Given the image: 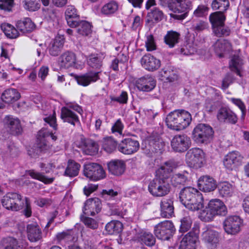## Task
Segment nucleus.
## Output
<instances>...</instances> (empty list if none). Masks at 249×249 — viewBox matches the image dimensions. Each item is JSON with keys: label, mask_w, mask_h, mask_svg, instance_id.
<instances>
[{"label": "nucleus", "mask_w": 249, "mask_h": 249, "mask_svg": "<svg viewBox=\"0 0 249 249\" xmlns=\"http://www.w3.org/2000/svg\"><path fill=\"white\" fill-rule=\"evenodd\" d=\"M181 203L192 211H197L204 207V199L201 193L192 187H186L179 193Z\"/></svg>", "instance_id": "obj_1"}, {"label": "nucleus", "mask_w": 249, "mask_h": 249, "mask_svg": "<svg viewBox=\"0 0 249 249\" xmlns=\"http://www.w3.org/2000/svg\"><path fill=\"white\" fill-rule=\"evenodd\" d=\"M191 120V115L188 112L175 110L167 116L166 123L168 128L178 131L187 127L190 124Z\"/></svg>", "instance_id": "obj_2"}, {"label": "nucleus", "mask_w": 249, "mask_h": 249, "mask_svg": "<svg viewBox=\"0 0 249 249\" xmlns=\"http://www.w3.org/2000/svg\"><path fill=\"white\" fill-rule=\"evenodd\" d=\"M227 213V208L224 203L219 199H212L208 203V206L200 214V218L204 221H210L217 215H225Z\"/></svg>", "instance_id": "obj_3"}, {"label": "nucleus", "mask_w": 249, "mask_h": 249, "mask_svg": "<svg viewBox=\"0 0 249 249\" xmlns=\"http://www.w3.org/2000/svg\"><path fill=\"white\" fill-rule=\"evenodd\" d=\"M213 131L209 125L200 124L197 125L193 131V139L198 144L208 143L212 140Z\"/></svg>", "instance_id": "obj_4"}, {"label": "nucleus", "mask_w": 249, "mask_h": 249, "mask_svg": "<svg viewBox=\"0 0 249 249\" xmlns=\"http://www.w3.org/2000/svg\"><path fill=\"white\" fill-rule=\"evenodd\" d=\"M169 180L161 178H155L149 184L148 190L155 197H162L168 195L171 191Z\"/></svg>", "instance_id": "obj_5"}, {"label": "nucleus", "mask_w": 249, "mask_h": 249, "mask_svg": "<svg viewBox=\"0 0 249 249\" xmlns=\"http://www.w3.org/2000/svg\"><path fill=\"white\" fill-rule=\"evenodd\" d=\"M72 110L81 114L83 112L82 108L79 105L69 103L67 104V106L61 108L60 117L64 122L68 123L75 126L76 123H80V121L77 115L72 111Z\"/></svg>", "instance_id": "obj_6"}, {"label": "nucleus", "mask_w": 249, "mask_h": 249, "mask_svg": "<svg viewBox=\"0 0 249 249\" xmlns=\"http://www.w3.org/2000/svg\"><path fill=\"white\" fill-rule=\"evenodd\" d=\"M186 160L189 167L196 169L200 168L205 161V153L199 148H192L187 152Z\"/></svg>", "instance_id": "obj_7"}, {"label": "nucleus", "mask_w": 249, "mask_h": 249, "mask_svg": "<svg viewBox=\"0 0 249 249\" xmlns=\"http://www.w3.org/2000/svg\"><path fill=\"white\" fill-rule=\"evenodd\" d=\"M1 203L6 209L14 211L20 210L24 206L22 196L14 192L6 194L1 200Z\"/></svg>", "instance_id": "obj_8"}, {"label": "nucleus", "mask_w": 249, "mask_h": 249, "mask_svg": "<svg viewBox=\"0 0 249 249\" xmlns=\"http://www.w3.org/2000/svg\"><path fill=\"white\" fill-rule=\"evenodd\" d=\"M155 234L162 240H167L175 231V228L171 221L165 220L159 223L155 227Z\"/></svg>", "instance_id": "obj_9"}, {"label": "nucleus", "mask_w": 249, "mask_h": 249, "mask_svg": "<svg viewBox=\"0 0 249 249\" xmlns=\"http://www.w3.org/2000/svg\"><path fill=\"white\" fill-rule=\"evenodd\" d=\"M84 175L89 179L97 181L106 177V173L103 168L98 164L90 163L86 164L84 169Z\"/></svg>", "instance_id": "obj_10"}, {"label": "nucleus", "mask_w": 249, "mask_h": 249, "mask_svg": "<svg viewBox=\"0 0 249 249\" xmlns=\"http://www.w3.org/2000/svg\"><path fill=\"white\" fill-rule=\"evenodd\" d=\"M201 237L202 240L210 249H215L219 245L218 232L208 226L202 229Z\"/></svg>", "instance_id": "obj_11"}, {"label": "nucleus", "mask_w": 249, "mask_h": 249, "mask_svg": "<svg viewBox=\"0 0 249 249\" xmlns=\"http://www.w3.org/2000/svg\"><path fill=\"white\" fill-rule=\"evenodd\" d=\"M199 228L195 225L193 231L187 233L180 241L179 249H196V243L198 241Z\"/></svg>", "instance_id": "obj_12"}, {"label": "nucleus", "mask_w": 249, "mask_h": 249, "mask_svg": "<svg viewBox=\"0 0 249 249\" xmlns=\"http://www.w3.org/2000/svg\"><path fill=\"white\" fill-rule=\"evenodd\" d=\"M191 144V141L186 134L176 135L171 141L172 149L176 152L183 153L187 151Z\"/></svg>", "instance_id": "obj_13"}, {"label": "nucleus", "mask_w": 249, "mask_h": 249, "mask_svg": "<svg viewBox=\"0 0 249 249\" xmlns=\"http://www.w3.org/2000/svg\"><path fill=\"white\" fill-rule=\"evenodd\" d=\"M174 12L181 14H171V17L176 19L183 20L188 16V13L192 9V3L189 0H176Z\"/></svg>", "instance_id": "obj_14"}, {"label": "nucleus", "mask_w": 249, "mask_h": 249, "mask_svg": "<svg viewBox=\"0 0 249 249\" xmlns=\"http://www.w3.org/2000/svg\"><path fill=\"white\" fill-rule=\"evenodd\" d=\"M178 162L174 160H169L160 166L156 171V178H161V179H166L169 180L170 174L173 170L176 168L178 165Z\"/></svg>", "instance_id": "obj_15"}, {"label": "nucleus", "mask_w": 249, "mask_h": 249, "mask_svg": "<svg viewBox=\"0 0 249 249\" xmlns=\"http://www.w3.org/2000/svg\"><path fill=\"white\" fill-rule=\"evenodd\" d=\"M4 124L7 131L12 135H18L22 133L20 122L18 118L7 116L4 119Z\"/></svg>", "instance_id": "obj_16"}, {"label": "nucleus", "mask_w": 249, "mask_h": 249, "mask_svg": "<svg viewBox=\"0 0 249 249\" xmlns=\"http://www.w3.org/2000/svg\"><path fill=\"white\" fill-rule=\"evenodd\" d=\"M139 148V142L131 138H127L123 140L118 147V150L120 152L127 155L136 152Z\"/></svg>", "instance_id": "obj_17"}, {"label": "nucleus", "mask_w": 249, "mask_h": 249, "mask_svg": "<svg viewBox=\"0 0 249 249\" xmlns=\"http://www.w3.org/2000/svg\"><path fill=\"white\" fill-rule=\"evenodd\" d=\"M241 220L238 216H231L227 217L224 222L223 225L225 231L230 234H235L240 230Z\"/></svg>", "instance_id": "obj_18"}, {"label": "nucleus", "mask_w": 249, "mask_h": 249, "mask_svg": "<svg viewBox=\"0 0 249 249\" xmlns=\"http://www.w3.org/2000/svg\"><path fill=\"white\" fill-rule=\"evenodd\" d=\"M102 208V203L98 198H93L88 199L85 203L83 209L84 214L94 216L99 213Z\"/></svg>", "instance_id": "obj_19"}, {"label": "nucleus", "mask_w": 249, "mask_h": 249, "mask_svg": "<svg viewBox=\"0 0 249 249\" xmlns=\"http://www.w3.org/2000/svg\"><path fill=\"white\" fill-rule=\"evenodd\" d=\"M243 159V156L239 152L232 151L225 156L223 163L227 169L232 170L241 165Z\"/></svg>", "instance_id": "obj_20"}, {"label": "nucleus", "mask_w": 249, "mask_h": 249, "mask_svg": "<svg viewBox=\"0 0 249 249\" xmlns=\"http://www.w3.org/2000/svg\"><path fill=\"white\" fill-rule=\"evenodd\" d=\"M216 55L219 58L225 57L232 50L231 43L225 39H218L213 45Z\"/></svg>", "instance_id": "obj_21"}, {"label": "nucleus", "mask_w": 249, "mask_h": 249, "mask_svg": "<svg viewBox=\"0 0 249 249\" xmlns=\"http://www.w3.org/2000/svg\"><path fill=\"white\" fill-rule=\"evenodd\" d=\"M217 118L220 122H228L232 124L237 121L236 115L229 108L221 107L217 111Z\"/></svg>", "instance_id": "obj_22"}, {"label": "nucleus", "mask_w": 249, "mask_h": 249, "mask_svg": "<svg viewBox=\"0 0 249 249\" xmlns=\"http://www.w3.org/2000/svg\"><path fill=\"white\" fill-rule=\"evenodd\" d=\"M198 187L199 190L203 192H210L216 188V181L209 176H204L199 178Z\"/></svg>", "instance_id": "obj_23"}, {"label": "nucleus", "mask_w": 249, "mask_h": 249, "mask_svg": "<svg viewBox=\"0 0 249 249\" xmlns=\"http://www.w3.org/2000/svg\"><path fill=\"white\" fill-rule=\"evenodd\" d=\"M148 145L146 146V151H149V156L153 153H161L164 147V143L160 139L157 137H150L148 140Z\"/></svg>", "instance_id": "obj_24"}, {"label": "nucleus", "mask_w": 249, "mask_h": 249, "mask_svg": "<svg viewBox=\"0 0 249 249\" xmlns=\"http://www.w3.org/2000/svg\"><path fill=\"white\" fill-rule=\"evenodd\" d=\"M156 86V81L151 76H144L139 79L136 87L140 90L149 92L152 90Z\"/></svg>", "instance_id": "obj_25"}, {"label": "nucleus", "mask_w": 249, "mask_h": 249, "mask_svg": "<svg viewBox=\"0 0 249 249\" xmlns=\"http://www.w3.org/2000/svg\"><path fill=\"white\" fill-rule=\"evenodd\" d=\"M142 65L146 70L154 71L160 66V61L150 54L144 55L141 60Z\"/></svg>", "instance_id": "obj_26"}, {"label": "nucleus", "mask_w": 249, "mask_h": 249, "mask_svg": "<svg viewBox=\"0 0 249 249\" xmlns=\"http://www.w3.org/2000/svg\"><path fill=\"white\" fill-rule=\"evenodd\" d=\"M160 215L165 218L171 217L174 214L173 200L171 198H163L160 203Z\"/></svg>", "instance_id": "obj_27"}, {"label": "nucleus", "mask_w": 249, "mask_h": 249, "mask_svg": "<svg viewBox=\"0 0 249 249\" xmlns=\"http://www.w3.org/2000/svg\"><path fill=\"white\" fill-rule=\"evenodd\" d=\"M100 71H89L81 76L76 77V81L79 85L87 86L91 82H95L99 79Z\"/></svg>", "instance_id": "obj_28"}, {"label": "nucleus", "mask_w": 249, "mask_h": 249, "mask_svg": "<svg viewBox=\"0 0 249 249\" xmlns=\"http://www.w3.org/2000/svg\"><path fill=\"white\" fill-rule=\"evenodd\" d=\"M108 171L115 176L122 175L125 169V164L124 161L119 160H112L107 163Z\"/></svg>", "instance_id": "obj_29"}, {"label": "nucleus", "mask_w": 249, "mask_h": 249, "mask_svg": "<svg viewBox=\"0 0 249 249\" xmlns=\"http://www.w3.org/2000/svg\"><path fill=\"white\" fill-rule=\"evenodd\" d=\"M27 232L28 239L32 242H37L42 237L41 230L36 223L27 225Z\"/></svg>", "instance_id": "obj_30"}, {"label": "nucleus", "mask_w": 249, "mask_h": 249, "mask_svg": "<svg viewBox=\"0 0 249 249\" xmlns=\"http://www.w3.org/2000/svg\"><path fill=\"white\" fill-rule=\"evenodd\" d=\"M17 28L23 33H30L35 29L36 25L29 18H25L18 20Z\"/></svg>", "instance_id": "obj_31"}, {"label": "nucleus", "mask_w": 249, "mask_h": 249, "mask_svg": "<svg viewBox=\"0 0 249 249\" xmlns=\"http://www.w3.org/2000/svg\"><path fill=\"white\" fill-rule=\"evenodd\" d=\"M66 19L67 23L71 27H75L78 23L77 19L79 16L77 10L73 6H68L65 12Z\"/></svg>", "instance_id": "obj_32"}, {"label": "nucleus", "mask_w": 249, "mask_h": 249, "mask_svg": "<svg viewBox=\"0 0 249 249\" xmlns=\"http://www.w3.org/2000/svg\"><path fill=\"white\" fill-rule=\"evenodd\" d=\"M20 97V93L15 89L5 90L1 95V98L3 102L7 104H12Z\"/></svg>", "instance_id": "obj_33"}, {"label": "nucleus", "mask_w": 249, "mask_h": 249, "mask_svg": "<svg viewBox=\"0 0 249 249\" xmlns=\"http://www.w3.org/2000/svg\"><path fill=\"white\" fill-rule=\"evenodd\" d=\"M82 149L85 154L93 155L98 152L99 147L98 144L94 141L87 139L83 142Z\"/></svg>", "instance_id": "obj_34"}, {"label": "nucleus", "mask_w": 249, "mask_h": 249, "mask_svg": "<svg viewBox=\"0 0 249 249\" xmlns=\"http://www.w3.org/2000/svg\"><path fill=\"white\" fill-rule=\"evenodd\" d=\"M209 19L212 24L213 31H214V29L216 28L224 25L226 17L223 12H216L210 15Z\"/></svg>", "instance_id": "obj_35"}, {"label": "nucleus", "mask_w": 249, "mask_h": 249, "mask_svg": "<svg viewBox=\"0 0 249 249\" xmlns=\"http://www.w3.org/2000/svg\"><path fill=\"white\" fill-rule=\"evenodd\" d=\"M60 59L61 66L68 69L74 65L76 56L74 53L68 52L63 53L60 56Z\"/></svg>", "instance_id": "obj_36"}, {"label": "nucleus", "mask_w": 249, "mask_h": 249, "mask_svg": "<svg viewBox=\"0 0 249 249\" xmlns=\"http://www.w3.org/2000/svg\"><path fill=\"white\" fill-rule=\"evenodd\" d=\"M80 167L79 163L72 160H69L64 175L71 178L76 177L78 175Z\"/></svg>", "instance_id": "obj_37"}, {"label": "nucleus", "mask_w": 249, "mask_h": 249, "mask_svg": "<svg viewBox=\"0 0 249 249\" xmlns=\"http://www.w3.org/2000/svg\"><path fill=\"white\" fill-rule=\"evenodd\" d=\"M243 65L242 59L238 55H234L232 56L230 62L229 68L231 71L241 77Z\"/></svg>", "instance_id": "obj_38"}, {"label": "nucleus", "mask_w": 249, "mask_h": 249, "mask_svg": "<svg viewBox=\"0 0 249 249\" xmlns=\"http://www.w3.org/2000/svg\"><path fill=\"white\" fill-rule=\"evenodd\" d=\"M180 34L175 31H168L164 37V42L170 48H173L178 43L180 38Z\"/></svg>", "instance_id": "obj_39"}, {"label": "nucleus", "mask_w": 249, "mask_h": 249, "mask_svg": "<svg viewBox=\"0 0 249 249\" xmlns=\"http://www.w3.org/2000/svg\"><path fill=\"white\" fill-rule=\"evenodd\" d=\"M104 57L101 54H92L87 60L88 64L93 69H99L103 64Z\"/></svg>", "instance_id": "obj_40"}, {"label": "nucleus", "mask_w": 249, "mask_h": 249, "mask_svg": "<svg viewBox=\"0 0 249 249\" xmlns=\"http://www.w3.org/2000/svg\"><path fill=\"white\" fill-rule=\"evenodd\" d=\"M163 13L159 8L154 7L147 14V22L157 23L162 19Z\"/></svg>", "instance_id": "obj_41"}, {"label": "nucleus", "mask_w": 249, "mask_h": 249, "mask_svg": "<svg viewBox=\"0 0 249 249\" xmlns=\"http://www.w3.org/2000/svg\"><path fill=\"white\" fill-rule=\"evenodd\" d=\"M64 41L60 37L56 38L50 44L49 48L50 54L52 56L58 55L63 46Z\"/></svg>", "instance_id": "obj_42"}, {"label": "nucleus", "mask_w": 249, "mask_h": 249, "mask_svg": "<svg viewBox=\"0 0 249 249\" xmlns=\"http://www.w3.org/2000/svg\"><path fill=\"white\" fill-rule=\"evenodd\" d=\"M0 27L6 36L10 38H16L19 36V33L18 30L14 26L9 23H2Z\"/></svg>", "instance_id": "obj_43"}, {"label": "nucleus", "mask_w": 249, "mask_h": 249, "mask_svg": "<svg viewBox=\"0 0 249 249\" xmlns=\"http://www.w3.org/2000/svg\"><path fill=\"white\" fill-rule=\"evenodd\" d=\"M139 241L149 247L155 245L156 239L153 235L148 231H142L139 237Z\"/></svg>", "instance_id": "obj_44"}, {"label": "nucleus", "mask_w": 249, "mask_h": 249, "mask_svg": "<svg viewBox=\"0 0 249 249\" xmlns=\"http://www.w3.org/2000/svg\"><path fill=\"white\" fill-rule=\"evenodd\" d=\"M3 249H23V245L13 237H8L3 240Z\"/></svg>", "instance_id": "obj_45"}, {"label": "nucleus", "mask_w": 249, "mask_h": 249, "mask_svg": "<svg viewBox=\"0 0 249 249\" xmlns=\"http://www.w3.org/2000/svg\"><path fill=\"white\" fill-rule=\"evenodd\" d=\"M123 225L118 221H112L106 226V230L109 234H118L122 230Z\"/></svg>", "instance_id": "obj_46"}, {"label": "nucleus", "mask_w": 249, "mask_h": 249, "mask_svg": "<svg viewBox=\"0 0 249 249\" xmlns=\"http://www.w3.org/2000/svg\"><path fill=\"white\" fill-rule=\"evenodd\" d=\"M118 9V3L111 1L105 4L101 8V12L102 14L106 16H110L114 14Z\"/></svg>", "instance_id": "obj_47"}, {"label": "nucleus", "mask_w": 249, "mask_h": 249, "mask_svg": "<svg viewBox=\"0 0 249 249\" xmlns=\"http://www.w3.org/2000/svg\"><path fill=\"white\" fill-rule=\"evenodd\" d=\"M186 171H184L182 173L176 174L172 178L171 182L174 186H178L180 185H184L188 180Z\"/></svg>", "instance_id": "obj_48"}, {"label": "nucleus", "mask_w": 249, "mask_h": 249, "mask_svg": "<svg viewBox=\"0 0 249 249\" xmlns=\"http://www.w3.org/2000/svg\"><path fill=\"white\" fill-rule=\"evenodd\" d=\"M218 188L219 195L222 197L230 196L233 192L232 185L228 182L220 183Z\"/></svg>", "instance_id": "obj_49"}, {"label": "nucleus", "mask_w": 249, "mask_h": 249, "mask_svg": "<svg viewBox=\"0 0 249 249\" xmlns=\"http://www.w3.org/2000/svg\"><path fill=\"white\" fill-rule=\"evenodd\" d=\"M117 142L111 137L105 138L103 140V149L107 153H111L116 148Z\"/></svg>", "instance_id": "obj_50"}, {"label": "nucleus", "mask_w": 249, "mask_h": 249, "mask_svg": "<svg viewBox=\"0 0 249 249\" xmlns=\"http://www.w3.org/2000/svg\"><path fill=\"white\" fill-rule=\"evenodd\" d=\"M77 32L83 36H88L91 32V26L90 23L86 21H78Z\"/></svg>", "instance_id": "obj_51"}, {"label": "nucleus", "mask_w": 249, "mask_h": 249, "mask_svg": "<svg viewBox=\"0 0 249 249\" xmlns=\"http://www.w3.org/2000/svg\"><path fill=\"white\" fill-rule=\"evenodd\" d=\"M27 173L33 178L38 180L45 184L51 183L53 180V178H48L41 173L36 172L34 170H29Z\"/></svg>", "instance_id": "obj_52"}, {"label": "nucleus", "mask_w": 249, "mask_h": 249, "mask_svg": "<svg viewBox=\"0 0 249 249\" xmlns=\"http://www.w3.org/2000/svg\"><path fill=\"white\" fill-rule=\"evenodd\" d=\"M229 6L228 0H213L212 3V8L213 10H219V12H221L227 10Z\"/></svg>", "instance_id": "obj_53"}, {"label": "nucleus", "mask_w": 249, "mask_h": 249, "mask_svg": "<svg viewBox=\"0 0 249 249\" xmlns=\"http://www.w3.org/2000/svg\"><path fill=\"white\" fill-rule=\"evenodd\" d=\"M22 2L24 8L30 11H36L40 7V3L35 0H23Z\"/></svg>", "instance_id": "obj_54"}, {"label": "nucleus", "mask_w": 249, "mask_h": 249, "mask_svg": "<svg viewBox=\"0 0 249 249\" xmlns=\"http://www.w3.org/2000/svg\"><path fill=\"white\" fill-rule=\"evenodd\" d=\"M181 224L179 231L181 232H186L188 231L192 224L191 218L189 216L183 217L180 220Z\"/></svg>", "instance_id": "obj_55"}, {"label": "nucleus", "mask_w": 249, "mask_h": 249, "mask_svg": "<svg viewBox=\"0 0 249 249\" xmlns=\"http://www.w3.org/2000/svg\"><path fill=\"white\" fill-rule=\"evenodd\" d=\"M110 99L112 101H115L120 104H126L127 102L128 95L126 92L122 91L118 97L110 96Z\"/></svg>", "instance_id": "obj_56"}, {"label": "nucleus", "mask_w": 249, "mask_h": 249, "mask_svg": "<svg viewBox=\"0 0 249 249\" xmlns=\"http://www.w3.org/2000/svg\"><path fill=\"white\" fill-rule=\"evenodd\" d=\"M14 5V0H0V9L10 12Z\"/></svg>", "instance_id": "obj_57"}, {"label": "nucleus", "mask_w": 249, "mask_h": 249, "mask_svg": "<svg viewBox=\"0 0 249 249\" xmlns=\"http://www.w3.org/2000/svg\"><path fill=\"white\" fill-rule=\"evenodd\" d=\"M37 147L40 152H45L50 148V146L47 144L46 138H40L38 139V135H37Z\"/></svg>", "instance_id": "obj_58"}, {"label": "nucleus", "mask_w": 249, "mask_h": 249, "mask_svg": "<svg viewBox=\"0 0 249 249\" xmlns=\"http://www.w3.org/2000/svg\"><path fill=\"white\" fill-rule=\"evenodd\" d=\"M207 24L206 22L199 20L193 24L191 29L195 32H200L207 28Z\"/></svg>", "instance_id": "obj_59"}, {"label": "nucleus", "mask_w": 249, "mask_h": 249, "mask_svg": "<svg viewBox=\"0 0 249 249\" xmlns=\"http://www.w3.org/2000/svg\"><path fill=\"white\" fill-rule=\"evenodd\" d=\"M83 222L86 226L93 230L96 229L98 227V222L90 217H86L83 220Z\"/></svg>", "instance_id": "obj_60"}, {"label": "nucleus", "mask_w": 249, "mask_h": 249, "mask_svg": "<svg viewBox=\"0 0 249 249\" xmlns=\"http://www.w3.org/2000/svg\"><path fill=\"white\" fill-rule=\"evenodd\" d=\"M145 46L147 51H152L156 49V44L152 35L147 36Z\"/></svg>", "instance_id": "obj_61"}, {"label": "nucleus", "mask_w": 249, "mask_h": 249, "mask_svg": "<svg viewBox=\"0 0 249 249\" xmlns=\"http://www.w3.org/2000/svg\"><path fill=\"white\" fill-rule=\"evenodd\" d=\"M233 76L231 73H227L223 79L222 88L225 89L228 88L229 85L233 82Z\"/></svg>", "instance_id": "obj_62"}, {"label": "nucleus", "mask_w": 249, "mask_h": 249, "mask_svg": "<svg viewBox=\"0 0 249 249\" xmlns=\"http://www.w3.org/2000/svg\"><path fill=\"white\" fill-rule=\"evenodd\" d=\"M231 102L237 106L242 111V115H244L246 112V106L241 99L238 98H231L230 99Z\"/></svg>", "instance_id": "obj_63"}, {"label": "nucleus", "mask_w": 249, "mask_h": 249, "mask_svg": "<svg viewBox=\"0 0 249 249\" xmlns=\"http://www.w3.org/2000/svg\"><path fill=\"white\" fill-rule=\"evenodd\" d=\"M213 32L217 36H221L223 35L228 36L230 33V29L228 27H225L224 25H222L218 28L214 29Z\"/></svg>", "instance_id": "obj_64"}]
</instances>
